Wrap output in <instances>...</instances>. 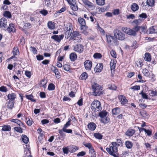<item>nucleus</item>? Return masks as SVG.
Masks as SVG:
<instances>
[{"instance_id":"680f3d73","label":"nucleus","mask_w":157,"mask_h":157,"mask_svg":"<svg viewBox=\"0 0 157 157\" xmlns=\"http://www.w3.org/2000/svg\"><path fill=\"white\" fill-rule=\"evenodd\" d=\"M110 53L112 56L114 58H117V54L116 52L115 51L113 50H112L110 52Z\"/></svg>"},{"instance_id":"5701e85b","label":"nucleus","mask_w":157,"mask_h":157,"mask_svg":"<svg viewBox=\"0 0 157 157\" xmlns=\"http://www.w3.org/2000/svg\"><path fill=\"white\" fill-rule=\"evenodd\" d=\"M120 108L119 107H116L113 108L112 110V113L113 115H117L120 113Z\"/></svg>"},{"instance_id":"2f4dec72","label":"nucleus","mask_w":157,"mask_h":157,"mask_svg":"<svg viewBox=\"0 0 157 157\" xmlns=\"http://www.w3.org/2000/svg\"><path fill=\"white\" fill-rule=\"evenodd\" d=\"M10 121L11 122L17 124L19 126H21V124H23V123L21 121L17 119H12L10 120Z\"/></svg>"},{"instance_id":"e433bc0d","label":"nucleus","mask_w":157,"mask_h":157,"mask_svg":"<svg viewBox=\"0 0 157 157\" xmlns=\"http://www.w3.org/2000/svg\"><path fill=\"white\" fill-rule=\"evenodd\" d=\"M94 136L96 139L98 140H101L103 137V135L99 132L94 133Z\"/></svg>"},{"instance_id":"6e6d98bb","label":"nucleus","mask_w":157,"mask_h":157,"mask_svg":"<svg viewBox=\"0 0 157 157\" xmlns=\"http://www.w3.org/2000/svg\"><path fill=\"white\" fill-rule=\"evenodd\" d=\"M93 56L95 59H100L102 57V55L100 53H96Z\"/></svg>"},{"instance_id":"aec40b11","label":"nucleus","mask_w":157,"mask_h":157,"mask_svg":"<svg viewBox=\"0 0 157 157\" xmlns=\"http://www.w3.org/2000/svg\"><path fill=\"white\" fill-rule=\"evenodd\" d=\"M16 94L15 93H12L9 94L7 96L8 99L10 101H14V100L16 98Z\"/></svg>"},{"instance_id":"c9c22d12","label":"nucleus","mask_w":157,"mask_h":157,"mask_svg":"<svg viewBox=\"0 0 157 157\" xmlns=\"http://www.w3.org/2000/svg\"><path fill=\"white\" fill-rule=\"evenodd\" d=\"M108 113L106 111H102L99 113L98 116L101 118L107 116Z\"/></svg>"},{"instance_id":"9b49d317","label":"nucleus","mask_w":157,"mask_h":157,"mask_svg":"<svg viewBox=\"0 0 157 157\" xmlns=\"http://www.w3.org/2000/svg\"><path fill=\"white\" fill-rule=\"evenodd\" d=\"M84 49L83 46L81 44H77L74 46V50L79 53L82 52Z\"/></svg>"},{"instance_id":"c03bdc74","label":"nucleus","mask_w":157,"mask_h":157,"mask_svg":"<svg viewBox=\"0 0 157 157\" xmlns=\"http://www.w3.org/2000/svg\"><path fill=\"white\" fill-rule=\"evenodd\" d=\"M12 52L13 55L14 56H17V53L19 54V52L17 47H14Z\"/></svg>"},{"instance_id":"3c124183","label":"nucleus","mask_w":157,"mask_h":157,"mask_svg":"<svg viewBox=\"0 0 157 157\" xmlns=\"http://www.w3.org/2000/svg\"><path fill=\"white\" fill-rule=\"evenodd\" d=\"M142 73L144 75L146 76H148L150 75L149 70L146 69H143Z\"/></svg>"},{"instance_id":"8fccbe9b","label":"nucleus","mask_w":157,"mask_h":157,"mask_svg":"<svg viewBox=\"0 0 157 157\" xmlns=\"http://www.w3.org/2000/svg\"><path fill=\"white\" fill-rule=\"evenodd\" d=\"M96 2L97 5L99 6H103L105 3V0H96Z\"/></svg>"},{"instance_id":"5fc2aeb1","label":"nucleus","mask_w":157,"mask_h":157,"mask_svg":"<svg viewBox=\"0 0 157 157\" xmlns=\"http://www.w3.org/2000/svg\"><path fill=\"white\" fill-rule=\"evenodd\" d=\"M140 94L141 95L142 98L144 99H147L148 98V95L146 94L143 92L142 90Z\"/></svg>"},{"instance_id":"f3484780","label":"nucleus","mask_w":157,"mask_h":157,"mask_svg":"<svg viewBox=\"0 0 157 157\" xmlns=\"http://www.w3.org/2000/svg\"><path fill=\"white\" fill-rule=\"evenodd\" d=\"M67 31L65 33V38L66 39H68L70 36H71L72 33V29H71L70 26H69V29L67 27Z\"/></svg>"},{"instance_id":"ddd939ff","label":"nucleus","mask_w":157,"mask_h":157,"mask_svg":"<svg viewBox=\"0 0 157 157\" xmlns=\"http://www.w3.org/2000/svg\"><path fill=\"white\" fill-rule=\"evenodd\" d=\"M148 34L155 33H157V27L153 26L150 27L147 31Z\"/></svg>"},{"instance_id":"603ef678","label":"nucleus","mask_w":157,"mask_h":157,"mask_svg":"<svg viewBox=\"0 0 157 157\" xmlns=\"http://www.w3.org/2000/svg\"><path fill=\"white\" fill-rule=\"evenodd\" d=\"M108 88L109 90H116L117 88L116 86L113 84H110L108 85Z\"/></svg>"},{"instance_id":"0e129e2a","label":"nucleus","mask_w":157,"mask_h":157,"mask_svg":"<svg viewBox=\"0 0 157 157\" xmlns=\"http://www.w3.org/2000/svg\"><path fill=\"white\" fill-rule=\"evenodd\" d=\"M140 86L136 85L132 86L130 89L133 90H139L140 89Z\"/></svg>"},{"instance_id":"e2e57ef3","label":"nucleus","mask_w":157,"mask_h":157,"mask_svg":"<svg viewBox=\"0 0 157 157\" xmlns=\"http://www.w3.org/2000/svg\"><path fill=\"white\" fill-rule=\"evenodd\" d=\"M32 25L29 23H26L24 24V27L25 28L29 29L31 28Z\"/></svg>"},{"instance_id":"393cba45","label":"nucleus","mask_w":157,"mask_h":157,"mask_svg":"<svg viewBox=\"0 0 157 157\" xmlns=\"http://www.w3.org/2000/svg\"><path fill=\"white\" fill-rule=\"evenodd\" d=\"M88 77V74L86 72H83L80 76V78L82 80H86Z\"/></svg>"},{"instance_id":"774afa93","label":"nucleus","mask_w":157,"mask_h":157,"mask_svg":"<svg viewBox=\"0 0 157 157\" xmlns=\"http://www.w3.org/2000/svg\"><path fill=\"white\" fill-rule=\"evenodd\" d=\"M40 13L44 16H46L48 14V12L46 10H41L40 11Z\"/></svg>"},{"instance_id":"bf43d9fd","label":"nucleus","mask_w":157,"mask_h":157,"mask_svg":"<svg viewBox=\"0 0 157 157\" xmlns=\"http://www.w3.org/2000/svg\"><path fill=\"white\" fill-rule=\"evenodd\" d=\"M64 69L66 71H68L70 70V66L68 64H65L63 66Z\"/></svg>"},{"instance_id":"7c9ffc66","label":"nucleus","mask_w":157,"mask_h":157,"mask_svg":"<svg viewBox=\"0 0 157 157\" xmlns=\"http://www.w3.org/2000/svg\"><path fill=\"white\" fill-rule=\"evenodd\" d=\"M54 68L53 72L55 74L56 78H60L61 76L58 69L55 67H54Z\"/></svg>"},{"instance_id":"f8f14e48","label":"nucleus","mask_w":157,"mask_h":157,"mask_svg":"<svg viewBox=\"0 0 157 157\" xmlns=\"http://www.w3.org/2000/svg\"><path fill=\"white\" fill-rule=\"evenodd\" d=\"M103 65L102 63H98L94 68V71L97 72H100L102 70Z\"/></svg>"},{"instance_id":"423d86ee","label":"nucleus","mask_w":157,"mask_h":157,"mask_svg":"<svg viewBox=\"0 0 157 157\" xmlns=\"http://www.w3.org/2000/svg\"><path fill=\"white\" fill-rule=\"evenodd\" d=\"M78 21L79 24L81 25V29L87 30L88 27L86 25V21L84 19L82 18H79L78 19Z\"/></svg>"},{"instance_id":"864d4df0","label":"nucleus","mask_w":157,"mask_h":157,"mask_svg":"<svg viewBox=\"0 0 157 157\" xmlns=\"http://www.w3.org/2000/svg\"><path fill=\"white\" fill-rule=\"evenodd\" d=\"M155 1L154 0H147V4L150 6H152L154 4Z\"/></svg>"},{"instance_id":"bb28decb","label":"nucleus","mask_w":157,"mask_h":157,"mask_svg":"<svg viewBox=\"0 0 157 157\" xmlns=\"http://www.w3.org/2000/svg\"><path fill=\"white\" fill-rule=\"evenodd\" d=\"M144 58V60L147 61H150L151 59V56L149 53H145Z\"/></svg>"},{"instance_id":"c756f323","label":"nucleus","mask_w":157,"mask_h":157,"mask_svg":"<svg viewBox=\"0 0 157 157\" xmlns=\"http://www.w3.org/2000/svg\"><path fill=\"white\" fill-rule=\"evenodd\" d=\"M14 29V25L13 24H10L9 26L7 29L6 30L9 33L11 32H13Z\"/></svg>"},{"instance_id":"20e7f679","label":"nucleus","mask_w":157,"mask_h":157,"mask_svg":"<svg viewBox=\"0 0 157 157\" xmlns=\"http://www.w3.org/2000/svg\"><path fill=\"white\" fill-rule=\"evenodd\" d=\"M91 108L92 110L94 112L100 111L101 109L100 102L97 100H94L91 103Z\"/></svg>"},{"instance_id":"412c9836","label":"nucleus","mask_w":157,"mask_h":157,"mask_svg":"<svg viewBox=\"0 0 157 157\" xmlns=\"http://www.w3.org/2000/svg\"><path fill=\"white\" fill-rule=\"evenodd\" d=\"M48 27L50 29H54L55 28V24L54 22L52 21H49L47 24Z\"/></svg>"},{"instance_id":"72a5a7b5","label":"nucleus","mask_w":157,"mask_h":157,"mask_svg":"<svg viewBox=\"0 0 157 157\" xmlns=\"http://www.w3.org/2000/svg\"><path fill=\"white\" fill-rule=\"evenodd\" d=\"M14 101L9 100L8 102L7 107L8 109H12L14 105Z\"/></svg>"},{"instance_id":"c85d7f7f","label":"nucleus","mask_w":157,"mask_h":157,"mask_svg":"<svg viewBox=\"0 0 157 157\" xmlns=\"http://www.w3.org/2000/svg\"><path fill=\"white\" fill-rule=\"evenodd\" d=\"M70 58L71 61H75L77 58V55L75 52L71 53L70 55Z\"/></svg>"},{"instance_id":"473e14b6","label":"nucleus","mask_w":157,"mask_h":157,"mask_svg":"<svg viewBox=\"0 0 157 157\" xmlns=\"http://www.w3.org/2000/svg\"><path fill=\"white\" fill-rule=\"evenodd\" d=\"M21 140L25 144H27L29 141V138L25 135H22L21 136Z\"/></svg>"},{"instance_id":"338daca9","label":"nucleus","mask_w":157,"mask_h":157,"mask_svg":"<svg viewBox=\"0 0 157 157\" xmlns=\"http://www.w3.org/2000/svg\"><path fill=\"white\" fill-rule=\"evenodd\" d=\"M139 17L143 18L145 19L147 17L146 14L145 13H142L139 15Z\"/></svg>"},{"instance_id":"9d476101","label":"nucleus","mask_w":157,"mask_h":157,"mask_svg":"<svg viewBox=\"0 0 157 157\" xmlns=\"http://www.w3.org/2000/svg\"><path fill=\"white\" fill-rule=\"evenodd\" d=\"M64 36L63 34L59 35H55L51 36V38L54 40L55 41L58 43H60L61 40L63 39Z\"/></svg>"},{"instance_id":"a19ab883","label":"nucleus","mask_w":157,"mask_h":157,"mask_svg":"<svg viewBox=\"0 0 157 157\" xmlns=\"http://www.w3.org/2000/svg\"><path fill=\"white\" fill-rule=\"evenodd\" d=\"M70 7L73 10L75 11L77 10L78 9L77 5L76 4V2L71 5Z\"/></svg>"},{"instance_id":"4c0bfd02","label":"nucleus","mask_w":157,"mask_h":157,"mask_svg":"<svg viewBox=\"0 0 157 157\" xmlns=\"http://www.w3.org/2000/svg\"><path fill=\"white\" fill-rule=\"evenodd\" d=\"M101 118V123L104 124H107V123L109 121V119L108 117H107V116Z\"/></svg>"},{"instance_id":"4468645a","label":"nucleus","mask_w":157,"mask_h":157,"mask_svg":"<svg viewBox=\"0 0 157 157\" xmlns=\"http://www.w3.org/2000/svg\"><path fill=\"white\" fill-rule=\"evenodd\" d=\"M106 37L107 43L109 44H111L112 42L114 43L117 41V40L114 37L109 35H106Z\"/></svg>"},{"instance_id":"37998d69","label":"nucleus","mask_w":157,"mask_h":157,"mask_svg":"<svg viewBox=\"0 0 157 157\" xmlns=\"http://www.w3.org/2000/svg\"><path fill=\"white\" fill-rule=\"evenodd\" d=\"M4 17L8 18H10L11 17V15L10 12L9 11H5L3 14Z\"/></svg>"},{"instance_id":"f03ea898","label":"nucleus","mask_w":157,"mask_h":157,"mask_svg":"<svg viewBox=\"0 0 157 157\" xmlns=\"http://www.w3.org/2000/svg\"><path fill=\"white\" fill-rule=\"evenodd\" d=\"M92 88L93 90V95L94 96H99L103 94L102 91V87L99 84L94 83L92 86Z\"/></svg>"},{"instance_id":"69168bd1","label":"nucleus","mask_w":157,"mask_h":157,"mask_svg":"<svg viewBox=\"0 0 157 157\" xmlns=\"http://www.w3.org/2000/svg\"><path fill=\"white\" fill-rule=\"evenodd\" d=\"M79 106H82L83 104V99L82 98H80L77 103Z\"/></svg>"},{"instance_id":"a878e982","label":"nucleus","mask_w":157,"mask_h":157,"mask_svg":"<svg viewBox=\"0 0 157 157\" xmlns=\"http://www.w3.org/2000/svg\"><path fill=\"white\" fill-rule=\"evenodd\" d=\"M135 130L134 129H128L126 132L125 134L126 136H131L135 133Z\"/></svg>"},{"instance_id":"2eb2a0df","label":"nucleus","mask_w":157,"mask_h":157,"mask_svg":"<svg viewBox=\"0 0 157 157\" xmlns=\"http://www.w3.org/2000/svg\"><path fill=\"white\" fill-rule=\"evenodd\" d=\"M118 98L122 104L124 105L126 104L128 101L125 97L122 95H120Z\"/></svg>"},{"instance_id":"f257e3e1","label":"nucleus","mask_w":157,"mask_h":157,"mask_svg":"<svg viewBox=\"0 0 157 157\" xmlns=\"http://www.w3.org/2000/svg\"><path fill=\"white\" fill-rule=\"evenodd\" d=\"M111 146L109 147L106 148V150L110 155L114 157H117L116 154L118 151V147L116 146L114 143H111Z\"/></svg>"},{"instance_id":"de8ad7c7","label":"nucleus","mask_w":157,"mask_h":157,"mask_svg":"<svg viewBox=\"0 0 157 157\" xmlns=\"http://www.w3.org/2000/svg\"><path fill=\"white\" fill-rule=\"evenodd\" d=\"M55 85L52 83H51L48 85V89L49 90H55Z\"/></svg>"},{"instance_id":"6e6552de","label":"nucleus","mask_w":157,"mask_h":157,"mask_svg":"<svg viewBox=\"0 0 157 157\" xmlns=\"http://www.w3.org/2000/svg\"><path fill=\"white\" fill-rule=\"evenodd\" d=\"M82 1L85 6L91 10H93L95 8V6L94 4L89 0H82Z\"/></svg>"},{"instance_id":"09e8293b","label":"nucleus","mask_w":157,"mask_h":157,"mask_svg":"<svg viewBox=\"0 0 157 157\" xmlns=\"http://www.w3.org/2000/svg\"><path fill=\"white\" fill-rule=\"evenodd\" d=\"M127 34L130 35H133L135 36L136 35V32H135V31L129 28V30L128 31Z\"/></svg>"},{"instance_id":"0eeeda50","label":"nucleus","mask_w":157,"mask_h":157,"mask_svg":"<svg viewBox=\"0 0 157 157\" xmlns=\"http://www.w3.org/2000/svg\"><path fill=\"white\" fill-rule=\"evenodd\" d=\"M37 132L39 134V136H38V140L39 141L37 142L38 145H39V144L40 143V141L43 139V138L44 136V132L42 131L41 128H39L37 130Z\"/></svg>"},{"instance_id":"1a4fd4ad","label":"nucleus","mask_w":157,"mask_h":157,"mask_svg":"<svg viewBox=\"0 0 157 157\" xmlns=\"http://www.w3.org/2000/svg\"><path fill=\"white\" fill-rule=\"evenodd\" d=\"M84 64L85 69L86 70L89 71L91 70L92 64V62L91 61L89 60H86L84 62Z\"/></svg>"},{"instance_id":"6ab92c4d","label":"nucleus","mask_w":157,"mask_h":157,"mask_svg":"<svg viewBox=\"0 0 157 157\" xmlns=\"http://www.w3.org/2000/svg\"><path fill=\"white\" fill-rule=\"evenodd\" d=\"M87 127L90 130L94 131L95 129L96 125L94 123L90 122L89 123Z\"/></svg>"},{"instance_id":"13d9d810","label":"nucleus","mask_w":157,"mask_h":157,"mask_svg":"<svg viewBox=\"0 0 157 157\" xmlns=\"http://www.w3.org/2000/svg\"><path fill=\"white\" fill-rule=\"evenodd\" d=\"M90 154V157H96V154L95 152L94 149L89 151Z\"/></svg>"},{"instance_id":"a211bd4d","label":"nucleus","mask_w":157,"mask_h":157,"mask_svg":"<svg viewBox=\"0 0 157 157\" xmlns=\"http://www.w3.org/2000/svg\"><path fill=\"white\" fill-rule=\"evenodd\" d=\"M116 61L114 59H112L110 63V69L112 71H114L116 67Z\"/></svg>"},{"instance_id":"49530a36","label":"nucleus","mask_w":157,"mask_h":157,"mask_svg":"<svg viewBox=\"0 0 157 157\" xmlns=\"http://www.w3.org/2000/svg\"><path fill=\"white\" fill-rule=\"evenodd\" d=\"M111 143H114L115 144V145L117 147H118L122 144L121 140L120 139H117L116 141L113 142Z\"/></svg>"},{"instance_id":"7ed1b4c3","label":"nucleus","mask_w":157,"mask_h":157,"mask_svg":"<svg viewBox=\"0 0 157 157\" xmlns=\"http://www.w3.org/2000/svg\"><path fill=\"white\" fill-rule=\"evenodd\" d=\"M73 40L74 42H79L81 41L82 36L79 32L77 31H73L69 39L70 40Z\"/></svg>"},{"instance_id":"79ce46f5","label":"nucleus","mask_w":157,"mask_h":157,"mask_svg":"<svg viewBox=\"0 0 157 157\" xmlns=\"http://www.w3.org/2000/svg\"><path fill=\"white\" fill-rule=\"evenodd\" d=\"M26 121L27 124L29 126H31L33 123V120L31 118L30 119L29 117L26 118Z\"/></svg>"},{"instance_id":"b1692460","label":"nucleus","mask_w":157,"mask_h":157,"mask_svg":"<svg viewBox=\"0 0 157 157\" xmlns=\"http://www.w3.org/2000/svg\"><path fill=\"white\" fill-rule=\"evenodd\" d=\"M139 9V6L136 3H133L131 5V9L134 12L138 10Z\"/></svg>"},{"instance_id":"4d7b16f0","label":"nucleus","mask_w":157,"mask_h":157,"mask_svg":"<svg viewBox=\"0 0 157 157\" xmlns=\"http://www.w3.org/2000/svg\"><path fill=\"white\" fill-rule=\"evenodd\" d=\"M14 129L17 132L22 133L23 132L22 129L20 127H16L14 128Z\"/></svg>"},{"instance_id":"cd10ccee","label":"nucleus","mask_w":157,"mask_h":157,"mask_svg":"<svg viewBox=\"0 0 157 157\" xmlns=\"http://www.w3.org/2000/svg\"><path fill=\"white\" fill-rule=\"evenodd\" d=\"M83 144L86 147L88 148L89 151L94 149L92 144L90 143L83 142Z\"/></svg>"},{"instance_id":"f704fd0d","label":"nucleus","mask_w":157,"mask_h":157,"mask_svg":"<svg viewBox=\"0 0 157 157\" xmlns=\"http://www.w3.org/2000/svg\"><path fill=\"white\" fill-rule=\"evenodd\" d=\"M2 130L3 131H10L11 130V127L10 125H4L2 126Z\"/></svg>"},{"instance_id":"052dcab7","label":"nucleus","mask_w":157,"mask_h":157,"mask_svg":"<svg viewBox=\"0 0 157 157\" xmlns=\"http://www.w3.org/2000/svg\"><path fill=\"white\" fill-rule=\"evenodd\" d=\"M63 151L65 154H67L69 152V147H65L63 148Z\"/></svg>"},{"instance_id":"a18cd8bd","label":"nucleus","mask_w":157,"mask_h":157,"mask_svg":"<svg viewBox=\"0 0 157 157\" xmlns=\"http://www.w3.org/2000/svg\"><path fill=\"white\" fill-rule=\"evenodd\" d=\"M143 20L142 19L139 18L138 19L135 20L132 22V23H134L136 25H140Z\"/></svg>"},{"instance_id":"ea45409f","label":"nucleus","mask_w":157,"mask_h":157,"mask_svg":"<svg viewBox=\"0 0 157 157\" xmlns=\"http://www.w3.org/2000/svg\"><path fill=\"white\" fill-rule=\"evenodd\" d=\"M125 145L126 147L128 149L131 148L133 146L132 143L129 141H126L125 143Z\"/></svg>"},{"instance_id":"39448f33","label":"nucleus","mask_w":157,"mask_h":157,"mask_svg":"<svg viewBox=\"0 0 157 157\" xmlns=\"http://www.w3.org/2000/svg\"><path fill=\"white\" fill-rule=\"evenodd\" d=\"M114 35L116 39H118L120 40H124L125 36L124 34L122 33L121 31L116 29L113 31Z\"/></svg>"},{"instance_id":"dca6fc26","label":"nucleus","mask_w":157,"mask_h":157,"mask_svg":"<svg viewBox=\"0 0 157 157\" xmlns=\"http://www.w3.org/2000/svg\"><path fill=\"white\" fill-rule=\"evenodd\" d=\"M7 24V20L4 18H2L0 19V27L6 28Z\"/></svg>"},{"instance_id":"58836bf2","label":"nucleus","mask_w":157,"mask_h":157,"mask_svg":"<svg viewBox=\"0 0 157 157\" xmlns=\"http://www.w3.org/2000/svg\"><path fill=\"white\" fill-rule=\"evenodd\" d=\"M26 97L27 99L30 100L33 102H36V100L34 98L32 94L26 95Z\"/></svg>"},{"instance_id":"4be33fe9","label":"nucleus","mask_w":157,"mask_h":157,"mask_svg":"<svg viewBox=\"0 0 157 157\" xmlns=\"http://www.w3.org/2000/svg\"><path fill=\"white\" fill-rule=\"evenodd\" d=\"M69 152L73 153L75 152L78 149V147L75 145L69 146Z\"/></svg>"}]
</instances>
